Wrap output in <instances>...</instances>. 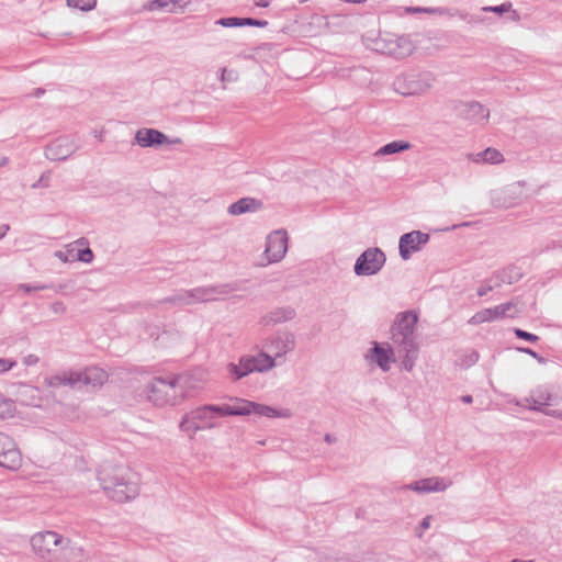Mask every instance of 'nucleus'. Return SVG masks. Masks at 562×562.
<instances>
[{
  "label": "nucleus",
  "mask_w": 562,
  "mask_h": 562,
  "mask_svg": "<svg viewBox=\"0 0 562 562\" xmlns=\"http://www.w3.org/2000/svg\"><path fill=\"white\" fill-rule=\"evenodd\" d=\"M32 552L42 562H88L89 554L76 540L55 530H42L30 538Z\"/></svg>",
  "instance_id": "f257e3e1"
},
{
  "label": "nucleus",
  "mask_w": 562,
  "mask_h": 562,
  "mask_svg": "<svg viewBox=\"0 0 562 562\" xmlns=\"http://www.w3.org/2000/svg\"><path fill=\"white\" fill-rule=\"evenodd\" d=\"M97 479L105 496L117 504L132 502L140 493V475L126 464H103Z\"/></svg>",
  "instance_id": "f03ea898"
},
{
  "label": "nucleus",
  "mask_w": 562,
  "mask_h": 562,
  "mask_svg": "<svg viewBox=\"0 0 562 562\" xmlns=\"http://www.w3.org/2000/svg\"><path fill=\"white\" fill-rule=\"evenodd\" d=\"M418 322L416 312L406 311L398 313L391 328V340L394 349L403 358V368L411 372L418 356L415 328Z\"/></svg>",
  "instance_id": "7ed1b4c3"
},
{
  "label": "nucleus",
  "mask_w": 562,
  "mask_h": 562,
  "mask_svg": "<svg viewBox=\"0 0 562 562\" xmlns=\"http://www.w3.org/2000/svg\"><path fill=\"white\" fill-rule=\"evenodd\" d=\"M140 401L164 408L182 403V394L178 391L173 375L154 376L137 390Z\"/></svg>",
  "instance_id": "20e7f679"
},
{
  "label": "nucleus",
  "mask_w": 562,
  "mask_h": 562,
  "mask_svg": "<svg viewBox=\"0 0 562 562\" xmlns=\"http://www.w3.org/2000/svg\"><path fill=\"white\" fill-rule=\"evenodd\" d=\"M222 416H263L267 418H290L292 412L289 408H274L269 405L234 397L231 403L220 404Z\"/></svg>",
  "instance_id": "39448f33"
},
{
  "label": "nucleus",
  "mask_w": 562,
  "mask_h": 562,
  "mask_svg": "<svg viewBox=\"0 0 562 562\" xmlns=\"http://www.w3.org/2000/svg\"><path fill=\"white\" fill-rule=\"evenodd\" d=\"M371 48L378 53L403 58L413 53L415 45L409 36L385 33L372 40Z\"/></svg>",
  "instance_id": "423d86ee"
},
{
  "label": "nucleus",
  "mask_w": 562,
  "mask_h": 562,
  "mask_svg": "<svg viewBox=\"0 0 562 562\" xmlns=\"http://www.w3.org/2000/svg\"><path fill=\"white\" fill-rule=\"evenodd\" d=\"M288 233L284 229L271 232L266 238V246L261 256L260 266L280 262L288 251Z\"/></svg>",
  "instance_id": "0eeeda50"
},
{
  "label": "nucleus",
  "mask_w": 562,
  "mask_h": 562,
  "mask_svg": "<svg viewBox=\"0 0 562 562\" xmlns=\"http://www.w3.org/2000/svg\"><path fill=\"white\" fill-rule=\"evenodd\" d=\"M173 378L178 391L182 394V402L193 393L201 391L210 379L207 370L202 368L173 375Z\"/></svg>",
  "instance_id": "6e6552de"
},
{
  "label": "nucleus",
  "mask_w": 562,
  "mask_h": 562,
  "mask_svg": "<svg viewBox=\"0 0 562 562\" xmlns=\"http://www.w3.org/2000/svg\"><path fill=\"white\" fill-rule=\"evenodd\" d=\"M54 256L61 262H72L75 260L91 263L94 259V254L89 247V240L86 237H80L72 243L65 246V249L56 250Z\"/></svg>",
  "instance_id": "1a4fd4ad"
},
{
  "label": "nucleus",
  "mask_w": 562,
  "mask_h": 562,
  "mask_svg": "<svg viewBox=\"0 0 562 562\" xmlns=\"http://www.w3.org/2000/svg\"><path fill=\"white\" fill-rule=\"evenodd\" d=\"M265 348L276 358V364L280 359L295 348V336L288 330H279L266 339Z\"/></svg>",
  "instance_id": "9d476101"
},
{
  "label": "nucleus",
  "mask_w": 562,
  "mask_h": 562,
  "mask_svg": "<svg viewBox=\"0 0 562 562\" xmlns=\"http://www.w3.org/2000/svg\"><path fill=\"white\" fill-rule=\"evenodd\" d=\"M385 255L379 248H368L357 259L355 273L357 276H373L378 273L385 263Z\"/></svg>",
  "instance_id": "9b49d317"
},
{
  "label": "nucleus",
  "mask_w": 562,
  "mask_h": 562,
  "mask_svg": "<svg viewBox=\"0 0 562 562\" xmlns=\"http://www.w3.org/2000/svg\"><path fill=\"white\" fill-rule=\"evenodd\" d=\"M78 150L76 142L67 136L53 139L45 147V157L52 161L66 160Z\"/></svg>",
  "instance_id": "f8f14e48"
},
{
  "label": "nucleus",
  "mask_w": 562,
  "mask_h": 562,
  "mask_svg": "<svg viewBox=\"0 0 562 562\" xmlns=\"http://www.w3.org/2000/svg\"><path fill=\"white\" fill-rule=\"evenodd\" d=\"M22 458L15 442L8 435L0 432V467L9 470H18Z\"/></svg>",
  "instance_id": "ddd939ff"
},
{
  "label": "nucleus",
  "mask_w": 562,
  "mask_h": 562,
  "mask_svg": "<svg viewBox=\"0 0 562 562\" xmlns=\"http://www.w3.org/2000/svg\"><path fill=\"white\" fill-rule=\"evenodd\" d=\"M429 240V235L420 231H413L401 236L398 241L400 256L408 260L413 252L419 251Z\"/></svg>",
  "instance_id": "4468645a"
},
{
  "label": "nucleus",
  "mask_w": 562,
  "mask_h": 562,
  "mask_svg": "<svg viewBox=\"0 0 562 562\" xmlns=\"http://www.w3.org/2000/svg\"><path fill=\"white\" fill-rule=\"evenodd\" d=\"M451 485H452V481H450L448 479L440 477V476H430V477H425V479L414 481V482L407 484L404 488L419 493V494H425V493L443 492Z\"/></svg>",
  "instance_id": "2eb2a0df"
},
{
  "label": "nucleus",
  "mask_w": 562,
  "mask_h": 562,
  "mask_svg": "<svg viewBox=\"0 0 562 562\" xmlns=\"http://www.w3.org/2000/svg\"><path fill=\"white\" fill-rule=\"evenodd\" d=\"M435 81V76L428 71L412 75L407 78L406 88L402 93L407 95L424 94L434 87Z\"/></svg>",
  "instance_id": "dca6fc26"
},
{
  "label": "nucleus",
  "mask_w": 562,
  "mask_h": 562,
  "mask_svg": "<svg viewBox=\"0 0 562 562\" xmlns=\"http://www.w3.org/2000/svg\"><path fill=\"white\" fill-rule=\"evenodd\" d=\"M78 376V386L88 385L91 387H100L109 380L108 372L100 367H88L83 370H76Z\"/></svg>",
  "instance_id": "f3484780"
},
{
  "label": "nucleus",
  "mask_w": 562,
  "mask_h": 562,
  "mask_svg": "<svg viewBox=\"0 0 562 562\" xmlns=\"http://www.w3.org/2000/svg\"><path fill=\"white\" fill-rule=\"evenodd\" d=\"M194 418L199 420L201 430L213 429L220 426L217 423V417H223L222 408L220 407V405H204L194 408Z\"/></svg>",
  "instance_id": "a211bd4d"
},
{
  "label": "nucleus",
  "mask_w": 562,
  "mask_h": 562,
  "mask_svg": "<svg viewBox=\"0 0 562 562\" xmlns=\"http://www.w3.org/2000/svg\"><path fill=\"white\" fill-rule=\"evenodd\" d=\"M248 366L249 374L254 372L265 373L272 370L276 364V358L269 352L261 350L257 355H244Z\"/></svg>",
  "instance_id": "6ab92c4d"
},
{
  "label": "nucleus",
  "mask_w": 562,
  "mask_h": 562,
  "mask_svg": "<svg viewBox=\"0 0 562 562\" xmlns=\"http://www.w3.org/2000/svg\"><path fill=\"white\" fill-rule=\"evenodd\" d=\"M394 350V347L384 348L375 342L373 348L368 352L367 359L376 363L382 371L387 372L392 363L395 362Z\"/></svg>",
  "instance_id": "aec40b11"
},
{
  "label": "nucleus",
  "mask_w": 562,
  "mask_h": 562,
  "mask_svg": "<svg viewBox=\"0 0 562 562\" xmlns=\"http://www.w3.org/2000/svg\"><path fill=\"white\" fill-rule=\"evenodd\" d=\"M460 113L463 117L474 123H485L490 116V111L475 101L461 104Z\"/></svg>",
  "instance_id": "412c9836"
},
{
  "label": "nucleus",
  "mask_w": 562,
  "mask_h": 562,
  "mask_svg": "<svg viewBox=\"0 0 562 562\" xmlns=\"http://www.w3.org/2000/svg\"><path fill=\"white\" fill-rule=\"evenodd\" d=\"M190 2L191 0H151L144 5V9L147 11L166 10L171 13H180L184 11Z\"/></svg>",
  "instance_id": "4be33fe9"
},
{
  "label": "nucleus",
  "mask_w": 562,
  "mask_h": 562,
  "mask_svg": "<svg viewBox=\"0 0 562 562\" xmlns=\"http://www.w3.org/2000/svg\"><path fill=\"white\" fill-rule=\"evenodd\" d=\"M136 143L142 147H151L167 142V136L154 128H140L135 134Z\"/></svg>",
  "instance_id": "5701e85b"
},
{
  "label": "nucleus",
  "mask_w": 562,
  "mask_h": 562,
  "mask_svg": "<svg viewBox=\"0 0 562 562\" xmlns=\"http://www.w3.org/2000/svg\"><path fill=\"white\" fill-rule=\"evenodd\" d=\"M261 207V201L255 198H241L227 207V213L233 216H238L245 213H255Z\"/></svg>",
  "instance_id": "b1692460"
},
{
  "label": "nucleus",
  "mask_w": 562,
  "mask_h": 562,
  "mask_svg": "<svg viewBox=\"0 0 562 562\" xmlns=\"http://www.w3.org/2000/svg\"><path fill=\"white\" fill-rule=\"evenodd\" d=\"M296 313L292 307H277L262 316V324L266 326H274L277 324L292 321Z\"/></svg>",
  "instance_id": "393cba45"
},
{
  "label": "nucleus",
  "mask_w": 562,
  "mask_h": 562,
  "mask_svg": "<svg viewBox=\"0 0 562 562\" xmlns=\"http://www.w3.org/2000/svg\"><path fill=\"white\" fill-rule=\"evenodd\" d=\"M78 376L76 370H68L46 378L44 383L48 387H59L63 385L76 387L78 386Z\"/></svg>",
  "instance_id": "a878e982"
},
{
  "label": "nucleus",
  "mask_w": 562,
  "mask_h": 562,
  "mask_svg": "<svg viewBox=\"0 0 562 562\" xmlns=\"http://www.w3.org/2000/svg\"><path fill=\"white\" fill-rule=\"evenodd\" d=\"M555 400L557 397H554L549 390H538L529 397L525 398V402L529 409L544 413L546 411H543L542 407L550 405Z\"/></svg>",
  "instance_id": "bb28decb"
},
{
  "label": "nucleus",
  "mask_w": 562,
  "mask_h": 562,
  "mask_svg": "<svg viewBox=\"0 0 562 562\" xmlns=\"http://www.w3.org/2000/svg\"><path fill=\"white\" fill-rule=\"evenodd\" d=\"M468 159L475 164L498 165L504 161V156L498 149L488 147L483 151L469 154Z\"/></svg>",
  "instance_id": "cd10ccee"
},
{
  "label": "nucleus",
  "mask_w": 562,
  "mask_h": 562,
  "mask_svg": "<svg viewBox=\"0 0 562 562\" xmlns=\"http://www.w3.org/2000/svg\"><path fill=\"white\" fill-rule=\"evenodd\" d=\"M521 194V186L519 183L507 187L497 193L494 198V204L502 207H512L516 204L515 201L508 200L507 198L516 196L519 198Z\"/></svg>",
  "instance_id": "c85d7f7f"
},
{
  "label": "nucleus",
  "mask_w": 562,
  "mask_h": 562,
  "mask_svg": "<svg viewBox=\"0 0 562 562\" xmlns=\"http://www.w3.org/2000/svg\"><path fill=\"white\" fill-rule=\"evenodd\" d=\"M195 417V411L192 409L184 414L180 420L179 428L182 432L187 434L190 438L201 431L200 423Z\"/></svg>",
  "instance_id": "c756f323"
},
{
  "label": "nucleus",
  "mask_w": 562,
  "mask_h": 562,
  "mask_svg": "<svg viewBox=\"0 0 562 562\" xmlns=\"http://www.w3.org/2000/svg\"><path fill=\"white\" fill-rule=\"evenodd\" d=\"M498 319H502V317H501L498 307L494 306V307L484 308V310H481V311L476 312L468 321V323L470 325H480V324H483V323H486V322H494V321H498Z\"/></svg>",
  "instance_id": "7c9ffc66"
},
{
  "label": "nucleus",
  "mask_w": 562,
  "mask_h": 562,
  "mask_svg": "<svg viewBox=\"0 0 562 562\" xmlns=\"http://www.w3.org/2000/svg\"><path fill=\"white\" fill-rule=\"evenodd\" d=\"M226 371L234 381L240 380L249 374L245 357L239 358L238 363L229 362L226 364Z\"/></svg>",
  "instance_id": "2f4dec72"
},
{
  "label": "nucleus",
  "mask_w": 562,
  "mask_h": 562,
  "mask_svg": "<svg viewBox=\"0 0 562 562\" xmlns=\"http://www.w3.org/2000/svg\"><path fill=\"white\" fill-rule=\"evenodd\" d=\"M411 148V144L405 140H394L391 142L384 146H382L378 151L375 153V156H386V155H393L397 154L404 150H407Z\"/></svg>",
  "instance_id": "473e14b6"
},
{
  "label": "nucleus",
  "mask_w": 562,
  "mask_h": 562,
  "mask_svg": "<svg viewBox=\"0 0 562 562\" xmlns=\"http://www.w3.org/2000/svg\"><path fill=\"white\" fill-rule=\"evenodd\" d=\"M15 412V403L0 394V419L11 418L14 416Z\"/></svg>",
  "instance_id": "72a5a7b5"
},
{
  "label": "nucleus",
  "mask_w": 562,
  "mask_h": 562,
  "mask_svg": "<svg viewBox=\"0 0 562 562\" xmlns=\"http://www.w3.org/2000/svg\"><path fill=\"white\" fill-rule=\"evenodd\" d=\"M66 2L68 7L76 8L81 11L93 10L97 5V0H67Z\"/></svg>",
  "instance_id": "f704fd0d"
},
{
  "label": "nucleus",
  "mask_w": 562,
  "mask_h": 562,
  "mask_svg": "<svg viewBox=\"0 0 562 562\" xmlns=\"http://www.w3.org/2000/svg\"><path fill=\"white\" fill-rule=\"evenodd\" d=\"M406 13H426V14H438L443 15L447 10L443 8H420V7H407L405 8Z\"/></svg>",
  "instance_id": "c9c22d12"
},
{
  "label": "nucleus",
  "mask_w": 562,
  "mask_h": 562,
  "mask_svg": "<svg viewBox=\"0 0 562 562\" xmlns=\"http://www.w3.org/2000/svg\"><path fill=\"white\" fill-rule=\"evenodd\" d=\"M512 8H513L512 2L507 1V2L501 3L499 5L482 7L481 10L483 12H493V13L502 15L504 13H508L509 11H512Z\"/></svg>",
  "instance_id": "e433bc0d"
},
{
  "label": "nucleus",
  "mask_w": 562,
  "mask_h": 562,
  "mask_svg": "<svg viewBox=\"0 0 562 562\" xmlns=\"http://www.w3.org/2000/svg\"><path fill=\"white\" fill-rule=\"evenodd\" d=\"M213 293V289H196L190 293V296L193 299V301L206 302L211 300Z\"/></svg>",
  "instance_id": "4c0bfd02"
},
{
  "label": "nucleus",
  "mask_w": 562,
  "mask_h": 562,
  "mask_svg": "<svg viewBox=\"0 0 562 562\" xmlns=\"http://www.w3.org/2000/svg\"><path fill=\"white\" fill-rule=\"evenodd\" d=\"M431 520H432V516L427 515L426 517L423 518L420 524L415 528L414 532L418 539L424 538L425 531L430 528Z\"/></svg>",
  "instance_id": "58836bf2"
},
{
  "label": "nucleus",
  "mask_w": 562,
  "mask_h": 562,
  "mask_svg": "<svg viewBox=\"0 0 562 562\" xmlns=\"http://www.w3.org/2000/svg\"><path fill=\"white\" fill-rule=\"evenodd\" d=\"M502 319L506 316H514L517 313L515 304L512 302L497 305Z\"/></svg>",
  "instance_id": "ea45409f"
},
{
  "label": "nucleus",
  "mask_w": 562,
  "mask_h": 562,
  "mask_svg": "<svg viewBox=\"0 0 562 562\" xmlns=\"http://www.w3.org/2000/svg\"><path fill=\"white\" fill-rule=\"evenodd\" d=\"M216 24L224 27L243 26L240 18H222L216 21Z\"/></svg>",
  "instance_id": "a19ab883"
},
{
  "label": "nucleus",
  "mask_w": 562,
  "mask_h": 562,
  "mask_svg": "<svg viewBox=\"0 0 562 562\" xmlns=\"http://www.w3.org/2000/svg\"><path fill=\"white\" fill-rule=\"evenodd\" d=\"M234 75V71H229L227 70L226 67H223L220 69V80L221 82L223 83V88L225 89V83L227 81H232L234 80L235 78L233 77Z\"/></svg>",
  "instance_id": "79ce46f5"
},
{
  "label": "nucleus",
  "mask_w": 562,
  "mask_h": 562,
  "mask_svg": "<svg viewBox=\"0 0 562 562\" xmlns=\"http://www.w3.org/2000/svg\"><path fill=\"white\" fill-rule=\"evenodd\" d=\"M515 334L518 338L526 339V340H529L532 342L538 340V336L530 334L528 331H525L522 329H519V328L515 329Z\"/></svg>",
  "instance_id": "37998d69"
},
{
  "label": "nucleus",
  "mask_w": 562,
  "mask_h": 562,
  "mask_svg": "<svg viewBox=\"0 0 562 562\" xmlns=\"http://www.w3.org/2000/svg\"><path fill=\"white\" fill-rule=\"evenodd\" d=\"M15 364V361L11 360V359H5V358H2L0 359V373H4V372H8L9 370H11Z\"/></svg>",
  "instance_id": "c03bdc74"
},
{
  "label": "nucleus",
  "mask_w": 562,
  "mask_h": 562,
  "mask_svg": "<svg viewBox=\"0 0 562 562\" xmlns=\"http://www.w3.org/2000/svg\"><path fill=\"white\" fill-rule=\"evenodd\" d=\"M50 286L49 285H46V284H41V285H35V286H30L27 284H20L19 285V290H22L26 293L29 292H32V291H38V290H45V289H49Z\"/></svg>",
  "instance_id": "a18cd8bd"
},
{
  "label": "nucleus",
  "mask_w": 562,
  "mask_h": 562,
  "mask_svg": "<svg viewBox=\"0 0 562 562\" xmlns=\"http://www.w3.org/2000/svg\"><path fill=\"white\" fill-rule=\"evenodd\" d=\"M52 311L57 314H63L66 312V306L63 302H55L50 306Z\"/></svg>",
  "instance_id": "49530a36"
},
{
  "label": "nucleus",
  "mask_w": 562,
  "mask_h": 562,
  "mask_svg": "<svg viewBox=\"0 0 562 562\" xmlns=\"http://www.w3.org/2000/svg\"><path fill=\"white\" fill-rule=\"evenodd\" d=\"M492 290H493V285H481V286H479L476 293L479 296H484Z\"/></svg>",
  "instance_id": "de8ad7c7"
},
{
  "label": "nucleus",
  "mask_w": 562,
  "mask_h": 562,
  "mask_svg": "<svg viewBox=\"0 0 562 562\" xmlns=\"http://www.w3.org/2000/svg\"><path fill=\"white\" fill-rule=\"evenodd\" d=\"M241 23H243V26H245V25H257V26L262 25V22L250 19V18L241 19ZM263 24H266V22H263Z\"/></svg>",
  "instance_id": "09e8293b"
},
{
  "label": "nucleus",
  "mask_w": 562,
  "mask_h": 562,
  "mask_svg": "<svg viewBox=\"0 0 562 562\" xmlns=\"http://www.w3.org/2000/svg\"><path fill=\"white\" fill-rule=\"evenodd\" d=\"M544 414L548 416H551V417H557V418L562 419V412H560V411H547V412H544Z\"/></svg>",
  "instance_id": "8fccbe9b"
},
{
  "label": "nucleus",
  "mask_w": 562,
  "mask_h": 562,
  "mask_svg": "<svg viewBox=\"0 0 562 562\" xmlns=\"http://www.w3.org/2000/svg\"><path fill=\"white\" fill-rule=\"evenodd\" d=\"M506 272H507V269H504L503 271H501V272H498V273L496 274V279H501V281H499V282H496V285H499V284H501V282H505V281H506V280H505V274H506Z\"/></svg>",
  "instance_id": "3c124183"
},
{
  "label": "nucleus",
  "mask_w": 562,
  "mask_h": 562,
  "mask_svg": "<svg viewBox=\"0 0 562 562\" xmlns=\"http://www.w3.org/2000/svg\"><path fill=\"white\" fill-rule=\"evenodd\" d=\"M255 5L260 8H267L269 5V0H254Z\"/></svg>",
  "instance_id": "603ef678"
},
{
  "label": "nucleus",
  "mask_w": 562,
  "mask_h": 562,
  "mask_svg": "<svg viewBox=\"0 0 562 562\" xmlns=\"http://www.w3.org/2000/svg\"><path fill=\"white\" fill-rule=\"evenodd\" d=\"M509 12L512 13L510 19L514 22H518L520 20V16H519V14H518V12L516 10L512 9V11H509Z\"/></svg>",
  "instance_id": "864d4df0"
},
{
  "label": "nucleus",
  "mask_w": 562,
  "mask_h": 562,
  "mask_svg": "<svg viewBox=\"0 0 562 562\" xmlns=\"http://www.w3.org/2000/svg\"><path fill=\"white\" fill-rule=\"evenodd\" d=\"M36 362H37V358H36V357H34V356H29V357L25 359V363H26L27 366L34 364V363H36Z\"/></svg>",
  "instance_id": "5fc2aeb1"
},
{
  "label": "nucleus",
  "mask_w": 562,
  "mask_h": 562,
  "mask_svg": "<svg viewBox=\"0 0 562 562\" xmlns=\"http://www.w3.org/2000/svg\"><path fill=\"white\" fill-rule=\"evenodd\" d=\"M461 401H462L463 403H465V404H471V403H472V401H473V398H472V396H471V395H463V396L461 397Z\"/></svg>",
  "instance_id": "6e6d98bb"
},
{
  "label": "nucleus",
  "mask_w": 562,
  "mask_h": 562,
  "mask_svg": "<svg viewBox=\"0 0 562 562\" xmlns=\"http://www.w3.org/2000/svg\"><path fill=\"white\" fill-rule=\"evenodd\" d=\"M8 229H9V226H7V225L0 226V239L2 237H4V235L7 234Z\"/></svg>",
  "instance_id": "4d7b16f0"
},
{
  "label": "nucleus",
  "mask_w": 562,
  "mask_h": 562,
  "mask_svg": "<svg viewBox=\"0 0 562 562\" xmlns=\"http://www.w3.org/2000/svg\"><path fill=\"white\" fill-rule=\"evenodd\" d=\"M9 164V158L8 157H0V168L7 166Z\"/></svg>",
  "instance_id": "13d9d810"
},
{
  "label": "nucleus",
  "mask_w": 562,
  "mask_h": 562,
  "mask_svg": "<svg viewBox=\"0 0 562 562\" xmlns=\"http://www.w3.org/2000/svg\"><path fill=\"white\" fill-rule=\"evenodd\" d=\"M525 352H527L528 355L532 356V357H537V353L530 349H524Z\"/></svg>",
  "instance_id": "bf43d9fd"
},
{
  "label": "nucleus",
  "mask_w": 562,
  "mask_h": 562,
  "mask_svg": "<svg viewBox=\"0 0 562 562\" xmlns=\"http://www.w3.org/2000/svg\"><path fill=\"white\" fill-rule=\"evenodd\" d=\"M525 352H527L528 355L532 356V357H537V353L530 349H524Z\"/></svg>",
  "instance_id": "052dcab7"
},
{
  "label": "nucleus",
  "mask_w": 562,
  "mask_h": 562,
  "mask_svg": "<svg viewBox=\"0 0 562 562\" xmlns=\"http://www.w3.org/2000/svg\"><path fill=\"white\" fill-rule=\"evenodd\" d=\"M94 136L98 137L100 140H102L103 132H94Z\"/></svg>",
  "instance_id": "680f3d73"
},
{
  "label": "nucleus",
  "mask_w": 562,
  "mask_h": 562,
  "mask_svg": "<svg viewBox=\"0 0 562 562\" xmlns=\"http://www.w3.org/2000/svg\"><path fill=\"white\" fill-rule=\"evenodd\" d=\"M325 440H326L327 442H330L329 435H326V436H325Z\"/></svg>",
  "instance_id": "e2e57ef3"
},
{
  "label": "nucleus",
  "mask_w": 562,
  "mask_h": 562,
  "mask_svg": "<svg viewBox=\"0 0 562 562\" xmlns=\"http://www.w3.org/2000/svg\"><path fill=\"white\" fill-rule=\"evenodd\" d=\"M72 256H76V251L75 252H70L69 257H72Z\"/></svg>",
  "instance_id": "0e129e2a"
}]
</instances>
